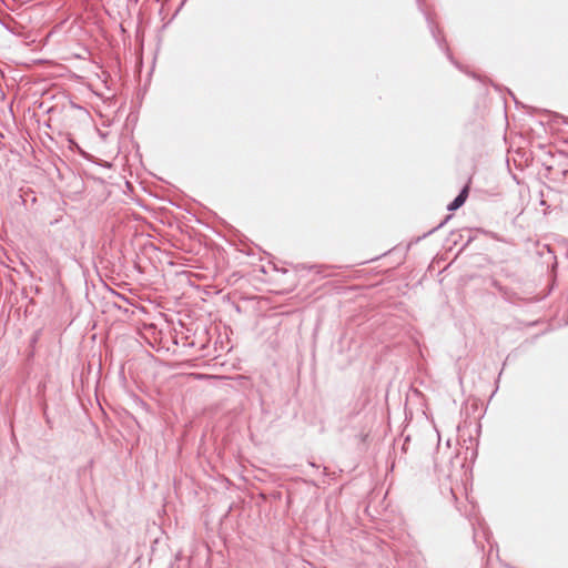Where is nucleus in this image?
<instances>
[{
  "label": "nucleus",
  "instance_id": "obj_1",
  "mask_svg": "<svg viewBox=\"0 0 568 568\" xmlns=\"http://www.w3.org/2000/svg\"><path fill=\"white\" fill-rule=\"evenodd\" d=\"M468 192H469V186L466 185L462 190L459 195L448 205V210L449 211H454V210H457L458 207H460L465 203V201L467 200Z\"/></svg>",
  "mask_w": 568,
  "mask_h": 568
}]
</instances>
